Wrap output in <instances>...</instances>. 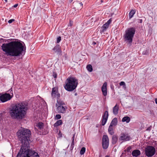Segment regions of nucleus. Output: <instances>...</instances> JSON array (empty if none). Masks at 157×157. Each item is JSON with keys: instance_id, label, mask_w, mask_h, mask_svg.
<instances>
[{"instance_id": "nucleus-1", "label": "nucleus", "mask_w": 157, "mask_h": 157, "mask_svg": "<svg viewBox=\"0 0 157 157\" xmlns=\"http://www.w3.org/2000/svg\"><path fill=\"white\" fill-rule=\"evenodd\" d=\"M2 50L7 56L17 57L22 55L24 52L23 44L18 41H13L7 43H3L1 46Z\"/></svg>"}, {"instance_id": "nucleus-2", "label": "nucleus", "mask_w": 157, "mask_h": 157, "mask_svg": "<svg viewBox=\"0 0 157 157\" xmlns=\"http://www.w3.org/2000/svg\"><path fill=\"white\" fill-rule=\"evenodd\" d=\"M28 109V103L22 101L14 105L10 111V116L13 118L22 119L26 115Z\"/></svg>"}, {"instance_id": "nucleus-3", "label": "nucleus", "mask_w": 157, "mask_h": 157, "mask_svg": "<svg viewBox=\"0 0 157 157\" xmlns=\"http://www.w3.org/2000/svg\"><path fill=\"white\" fill-rule=\"evenodd\" d=\"M17 135L19 140L22 144V145L26 147L29 146L31 135L30 130L21 127L17 132Z\"/></svg>"}, {"instance_id": "nucleus-4", "label": "nucleus", "mask_w": 157, "mask_h": 157, "mask_svg": "<svg viewBox=\"0 0 157 157\" xmlns=\"http://www.w3.org/2000/svg\"><path fill=\"white\" fill-rule=\"evenodd\" d=\"M78 84V80L75 77H69L66 80L65 89L68 91H72L77 87Z\"/></svg>"}, {"instance_id": "nucleus-5", "label": "nucleus", "mask_w": 157, "mask_h": 157, "mask_svg": "<svg viewBox=\"0 0 157 157\" xmlns=\"http://www.w3.org/2000/svg\"><path fill=\"white\" fill-rule=\"evenodd\" d=\"M136 32V29L134 27H130L127 29L123 35L124 40L126 43L130 45L132 44L133 38Z\"/></svg>"}, {"instance_id": "nucleus-6", "label": "nucleus", "mask_w": 157, "mask_h": 157, "mask_svg": "<svg viewBox=\"0 0 157 157\" xmlns=\"http://www.w3.org/2000/svg\"><path fill=\"white\" fill-rule=\"evenodd\" d=\"M29 146L26 147L21 145V149L17 155V157H29V155L31 153L29 152Z\"/></svg>"}, {"instance_id": "nucleus-7", "label": "nucleus", "mask_w": 157, "mask_h": 157, "mask_svg": "<svg viewBox=\"0 0 157 157\" xmlns=\"http://www.w3.org/2000/svg\"><path fill=\"white\" fill-rule=\"evenodd\" d=\"M155 153V148L152 146H148L145 150V153L147 157H151L153 156Z\"/></svg>"}, {"instance_id": "nucleus-8", "label": "nucleus", "mask_w": 157, "mask_h": 157, "mask_svg": "<svg viewBox=\"0 0 157 157\" xmlns=\"http://www.w3.org/2000/svg\"><path fill=\"white\" fill-rule=\"evenodd\" d=\"M131 138L130 136L127 133H122L120 135L119 138V141H121V142L129 141Z\"/></svg>"}, {"instance_id": "nucleus-9", "label": "nucleus", "mask_w": 157, "mask_h": 157, "mask_svg": "<svg viewBox=\"0 0 157 157\" xmlns=\"http://www.w3.org/2000/svg\"><path fill=\"white\" fill-rule=\"evenodd\" d=\"M109 140L107 135H104L102 138V145L104 149H106L109 145Z\"/></svg>"}, {"instance_id": "nucleus-10", "label": "nucleus", "mask_w": 157, "mask_h": 157, "mask_svg": "<svg viewBox=\"0 0 157 157\" xmlns=\"http://www.w3.org/2000/svg\"><path fill=\"white\" fill-rule=\"evenodd\" d=\"M11 97L10 94H5L0 96V100L2 102H4L10 100Z\"/></svg>"}, {"instance_id": "nucleus-11", "label": "nucleus", "mask_w": 157, "mask_h": 157, "mask_svg": "<svg viewBox=\"0 0 157 157\" xmlns=\"http://www.w3.org/2000/svg\"><path fill=\"white\" fill-rule=\"evenodd\" d=\"M51 96L53 98H59L60 94L58 93V89L57 88L55 87L52 88Z\"/></svg>"}, {"instance_id": "nucleus-12", "label": "nucleus", "mask_w": 157, "mask_h": 157, "mask_svg": "<svg viewBox=\"0 0 157 157\" xmlns=\"http://www.w3.org/2000/svg\"><path fill=\"white\" fill-rule=\"evenodd\" d=\"M109 114L108 111H105L102 115L101 124L102 125H104L107 121Z\"/></svg>"}, {"instance_id": "nucleus-13", "label": "nucleus", "mask_w": 157, "mask_h": 157, "mask_svg": "<svg viewBox=\"0 0 157 157\" xmlns=\"http://www.w3.org/2000/svg\"><path fill=\"white\" fill-rule=\"evenodd\" d=\"M107 82H105L104 83L101 87V91L102 92L103 95L104 96H106L107 95Z\"/></svg>"}, {"instance_id": "nucleus-14", "label": "nucleus", "mask_w": 157, "mask_h": 157, "mask_svg": "<svg viewBox=\"0 0 157 157\" xmlns=\"http://www.w3.org/2000/svg\"><path fill=\"white\" fill-rule=\"evenodd\" d=\"M67 107H64L62 105H59L57 108V110L59 113H64L66 112V109Z\"/></svg>"}, {"instance_id": "nucleus-15", "label": "nucleus", "mask_w": 157, "mask_h": 157, "mask_svg": "<svg viewBox=\"0 0 157 157\" xmlns=\"http://www.w3.org/2000/svg\"><path fill=\"white\" fill-rule=\"evenodd\" d=\"M53 51L57 54L60 55L61 54L62 51L60 49L59 45H57L53 49Z\"/></svg>"}, {"instance_id": "nucleus-16", "label": "nucleus", "mask_w": 157, "mask_h": 157, "mask_svg": "<svg viewBox=\"0 0 157 157\" xmlns=\"http://www.w3.org/2000/svg\"><path fill=\"white\" fill-rule=\"evenodd\" d=\"M29 152H31V153H29V154H30L29 155V157H39L38 153L35 152L34 151L29 149Z\"/></svg>"}, {"instance_id": "nucleus-17", "label": "nucleus", "mask_w": 157, "mask_h": 157, "mask_svg": "<svg viewBox=\"0 0 157 157\" xmlns=\"http://www.w3.org/2000/svg\"><path fill=\"white\" fill-rule=\"evenodd\" d=\"M132 154L133 156L137 157L140 154V151L138 150H135L132 151Z\"/></svg>"}, {"instance_id": "nucleus-18", "label": "nucleus", "mask_w": 157, "mask_h": 157, "mask_svg": "<svg viewBox=\"0 0 157 157\" xmlns=\"http://www.w3.org/2000/svg\"><path fill=\"white\" fill-rule=\"evenodd\" d=\"M119 110V106L117 104L113 107V112L114 114L117 115L118 113Z\"/></svg>"}, {"instance_id": "nucleus-19", "label": "nucleus", "mask_w": 157, "mask_h": 157, "mask_svg": "<svg viewBox=\"0 0 157 157\" xmlns=\"http://www.w3.org/2000/svg\"><path fill=\"white\" fill-rule=\"evenodd\" d=\"M118 140V136L116 135H113L112 137V143L113 144H115Z\"/></svg>"}, {"instance_id": "nucleus-20", "label": "nucleus", "mask_w": 157, "mask_h": 157, "mask_svg": "<svg viewBox=\"0 0 157 157\" xmlns=\"http://www.w3.org/2000/svg\"><path fill=\"white\" fill-rule=\"evenodd\" d=\"M109 25L106 24L105 23L101 27V30H100V32L101 33H104L105 31L106 30V29L108 28Z\"/></svg>"}, {"instance_id": "nucleus-21", "label": "nucleus", "mask_w": 157, "mask_h": 157, "mask_svg": "<svg viewBox=\"0 0 157 157\" xmlns=\"http://www.w3.org/2000/svg\"><path fill=\"white\" fill-rule=\"evenodd\" d=\"M117 118H114L112 120L110 124V125L112 126H115L117 125Z\"/></svg>"}, {"instance_id": "nucleus-22", "label": "nucleus", "mask_w": 157, "mask_h": 157, "mask_svg": "<svg viewBox=\"0 0 157 157\" xmlns=\"http://www.w3.org/2000/svg\"><path fill=\"white\" fill-rule=\"evenodd\" d=\"M112 127L113 126L110 125L108 128V132L111 135L114 134V131Z\"/></svg>"}, {"instance_id": "nucleus-23", "label": "nucleus", "mask_w": 157, "mask_h": 157, "mask_svg": "<svg viewBox=\"0 0 157 157\" xmlns=\"http://www.w3.org/2000/svg\"><path fill=\"white\" fill-rule=\"evenodd\" d=\"M130 121V118L129 117L126 116L124 117L122 120L123 122H126L127 123H129Z\"/></svg>"}, {"instance_id": "nucleus-24", "label": "nucleus", "mask_w": 157, "mask_h": 157, "mask_svg": "<svg viewBox=\"0 0 157 157\" xmlns=\"http://www.w3.org/2000/svg\"><path fill=\"white\" fill-rule=\"evenodd\" d=\"M62 124V121L61 120L57 121L54 124V127H57Z\"/></svg>"}, {"instance_id": "nucleus-25", "label": "nucleus", "mask_w": 157, "mask_h": 157, "mask_svg": "<svg viewBox=\"0 0 157 157\" xmlns=\"http://www.w3.org/2000/svg\"><path fill=\"white\" fill-rule=\"evenodd\" d=\"M136 11L135 10H132L130 12L129 15V17L130 18H132L135 13Z\"/></svg>"}, {"instance_id": "nucleus-26", "label": "nucleus", "mask_w": 157, "mask_h": 157, "mask_svg": "<svg viewBox=\"0 0 157 157\" xmlns=\"http://www.w3.org/2000/svg\"><path fill=\"white\" fill-rule=\"evenodd\" d=\"M57 102L58 105H65V103L63 101L59 100V98H57Z\"/></svg>"}, {"instance_id": "nucleus-27", "label": "nucleus", "mask_w": 157, "mask_h": 157, "mask_svg": "<svg viewBox=\"0 0 157 157\" xmlns=\"http://www.w3.org/2000/svg\"><path fill=\"white\" fill-rule=\"evenodd\" d=\"M36 126L39 128L42 129L44 127V124L41 122H40L37 124Z\"/></svg>"}, {"instance_id": "nucleus-28", "label": "nucleus", "mask_w": 157, "mask_h": 157, "mask_svg": "<svg viewBox=\"0 0 157 157\" xmlns=\"http://www.w3.org/2000/svg\"><path fill=\"white\" fill-rule=\"evenodd\" d=\"M86 69L87 70L90 72H91L93 71V68L92 66L90 64H88L86 66Z\"/></svg>"}, {"instance_id": "nucleus-29", "label": "nucleus", "mask_w": 157, "mask_h": 157, "mask_svg": "<svg viewBox=\"0 0 157 157\" xmlns=\"http://www.w3.org/2000/svg\"><path fill=\"white\" fill-rule=\"evenodd\" d=\"M85 151H86V148L84 147H82L81 148V149L80 151V154L81 155L84 154L85 152Z\"/></svg>"}, {"instance_id": "nucleus-30", "label": "nucleus", "mask_w": 157, "mask_h": 157, "mask_svg": "<svg viewBox=\"0 0 157 157\" xmlns=\"http://www.w3.org/2000/svg\"><path fill=\"white\" fill-rule=\"evenodd\" d=\"M75 145V140H72L71 144L70 146V149L71 150H72L74 148Z\"/></svg>"}, {"instance_id": "nucleus-31", "label": "nucleus", "mask_w": 157, "mask_h": 157, "mask_svg": "<svg viewBox=\"0 0 157 157\" xmlns=\"http://www.w3.org/2000/svg\"><path fill=\"white\" fill-rule=\"evenodd\" d=\"M8 93L9 94H11L12 95H13V89L12 87H11L9 90L8 91Z\"/></svg>"}, {"instance_id": "nucleus-32", "label": "nucleus", "mask_w": 157, "mask_h": 157, "mask_svg": "<svg viewBox=\"0 0 157 157\" xmlns=\"http://www.w3.org/2000/svg\"><path fill=\"white\" fill-rule=\"evenodd\" d=\"M131 146H129L125 150V151H127V152H130V151L131 149Z\"/></svg>"}, {"instance_id": "nucleus-33", "label": "nucleus", "mask_w": 157, "mask_h": 157, "mask_svg": "<svg viewBox=\"0 0 157 157\" xmlns=\"http://www.w3.org/2000/svg\"><path fill=\"white\" fill-rule=\"evenodd\" d=\"M61 118V116L60 114H57L56 115V118L57 119H59Z\"/></svg>"}, {"instance_id": "nucleus-34", "label": "nucleus", "mask_w": 157, "mask_h": 157, "mask_svg": "<svg viewBox=\"0 0 157 157\" xmlns=\"http://www.w3.org/2000/svg\"><path fill=\"white\" fill-rule=\"evenodd\" d=\"M61 40V37L60 36H59L58 37L57 39V43H59Z\"/></svg>"}, {"instance_id": "nucleus-35", "label": "nucleus", "mask_w": 157, "mask_h": 157, "mask_svg": "<svg viewBox=\"0 0 157 157\" xmlns=\"http://www.w3.org/2000/svg\"><path fill=\"white\" fill-rule=\"evenodd\" d=\"M125 84V82H123V81L119 83V85L121 86H123Z\"/></svg>"}, {"instance_id": "nucleus-36", "label": "nucleus", "mask_w": 157, "mask_h": 157, "mask_svg": "<svg viewBox=\"0 0 157 157\" xmlns=\"http://www.w3.org/2000/svg\"><path fill=\"white\" fill-rule=\"evenodd\" d=\"M14 21H15L14 19H11L9 20L8 21V22L10 24V23H12Z\"/></svg>"}, {"instance_id": "nucleus-37", "label": "nucleus", "mask_w": 157, "mask_h": 157, "mask_svg": "<svg viewBox=\"0 0 157 157\" xmlns=\"http://www.w3.org/2000/svg\"><path fill=\"white\" fill-rule=\"evenodd\" d=\"M111 21L112 20L111 19H110L107 21V22L105 23V24H106L108 25H109V24L111 23Z\"/></svg>"}, {"instance_id": "nucleus-38", "label": "nucleus", "mask_w": 157, "mask_h": 157, "mask_svg": "<svg viewBox=\"0 0 157 157\" xmlns=\"http://www.w3.org/2000/svg\"><path fill=\"white\" fill-rule=\"evenodd\" d=\"M53 76L54 78H56L57 77V75L56 73H53Z\"/></svg>"}, {"instance_id": "nucleus-39", "label": "nucleus", "mask_w": 157, "mask_h": 157, "mask_svg": "<svg viewBox=\"0 0 157 157\" xmlns=\"http://www.w3.org/2000/svg\"><path fill=\"white\" fill-rule=\"evenodd\" d=\"M48 131L46 130L45 132H43V134L46 135V134H48Z\"/></svg>"}, {"instance_id": "nucleus-40", "label": "nucleus", "mask_w": 157, "mask_h": 157, "mask_svg": "<svg viewBox=\"0 0 157 157\" xmlns=\"http://www.w3.org/2000/svg\"><path fill=\"white\" fill-rule=\"evenodd\" d=\"M75 134H74L73 135V137L72 138V140H75Z\"/></svg>"}, {"instance_id": "nucleus-41", "label": "nucleus", "mask_w": 157, "mask_h": 157, "mask_svg": "<svg viewBox=\"0 0 157 157\" xmlns=\"http://www.w3.org/2000/svg\"><path fill=\"white\" fill-rule=\"evenodd\" d=\"M18 6V4H15L13 6V7L14 8H16L17 7V6Z\"/></svg>"}, {"instance_id": "nucleus-42", "label": "nucleus", "mask_w": 157, "mask_h": 157, "mask_svg": "<svg viewBox=\"0 0 157 157\" xmlns=\"http://www.w3.org/2000/svg\"><path fill=\"white\" fill-rule=\"evenodd\" d=\"M79 4L82 7L83 4L82 2H79Z\"/></svg>"}, {"instance_id": "nucleus-43", "label": "nucleus", "mask_w": 157, "mask_h": 157, "mask_svg": "<svg viewBox=\"0 0 157 157\" xmlns=\"http://www.w3.org/2000/svg\"><path fill=\"white\" fill-rule=\"evenodd\" d=\"M123 88L124 89H125L126 88V84H125L124 86H123Z\"/></svg>"}, {"instance_id": "nucleus-44", "label": "nucleus", "mask_w": 157, "mask_h": 157, "mask_svg": "<svg viewBox=\"0 0 157 157\" xmlns=\"http://www.w3.org/2000/svg\"><path fill=\"white\" fill-rule=\"evenodd\" d=\"M123 88L124 89H125L126 88V84H125L124 86H123Z\"/></svg>"}, {"instance_id": "nucleus-45", "label": "nucleus", "mask_w": 157, "mask_h": 157, "mask_svg": "<svg viewBox=\"0 0 157 157\" xmlns=\"http://www.w3.org/2000/svg\"><path fill=\"white\" fill-rule=\"evenodd\" d=\"M68 0L69 2L70 3H71L73 1V0Z\"/></svg>"}, {"instance_id": "nucleus-46", "label": "nucleus", "mask_w": 157, "mask_h": 157, "mask_svg": "<svg viewBox=\"0 0 157 157\" xmlns=\"http://www.w3.org/2000/svg\"><path fill=\"white\" fill-rule=\"evenodd\" d=\"M151 128H150V127L148 128H147V129H146V130L147 131H148V130H151Z\"/></svg>"}, {"instance_id": "nucleus-47", "label": "nucleus", "mask_w": 157, "mask_h": 157, "mask_svg": "<svg viewBox=\"0 0 157 157\" xmlns=\"http://www.w3.org/2000/svg\"><path fill=\"white\" fill-rule=\"evenodd\" d=\"M155 103L157 104V98H155Z\"/></svg>"}, {"instance_id": "nucleus-48", "label": "nucleus", "mask_w": 157, "mask_h": 157, "mask_svg": "<svg viewBox=\"0 0 157 157\" xmlns=\"http://www.w3.org/2000/svg\"><path fill=\"white\" fill-rule=\"evenodd\" d=\"M92 44L94 45H95L96 44V43L94 41L93 42Z\"/></svg>"}, {"instance_id": "nucleus-49", "label": "nucleus", "mask_w": 157, "mask_h": 157, "mask_svg": "<svg viewBox=\"0 0 157 157\" xmlns=\"http://www.w3.org/2000/svg\"><path fill=\"white\" fill-rule=\"evenodd\" d=\"M72 24L71 23V21H70V26H71L72 25Z\"/></svg>"}, {"instance_id": "nucleus-50", "label": "nucleus", "mask_w": 157, "mask_h": 157, "mask_svg": "<svg viewBox=\"0 0 157 157\" xmlns=\"http://www.w3.org/2000/svg\"><path fill=\"white\" fill-rule=\"evenodd\" d=\"M142 22V19L140 20V23H141Z\"/></svg>"}, {"instance_id": "nucleus-51", "label": "nucleus", "mask_w": 157, "mask_h": 157, "mask_svg": "<svg viewBox=\"0 0 157 157\" xmlns=\"http://www.w3.org/2000/svg\"><path fill=\"white\" fill-rule=\"evenodd\" d=\"M105 157H110L108 155H106Z\"/></svg>"}, {"instance_id": "nucleus-52", "label": "nucleus", "mask_w": 157, "mask_h": 157, "mask_svg": "<svg viewBox=\"0 0 157 157\" xmlns=\"http://www.w3.org/2000/svg\"><path fill=\"white\" fill-rule=\"evenodd\" d=\"M77 93H75V96H77Z\"/></svg>"}, {"instance_id": "nucleus-53", "label": "nucleus", "mask_w": 157, "mask_h": 157, "mask_svg": "<svg viewBox=\"0 0 157 157\" xmlns=\"http://www.w3.org/2000/svg\"><path fill=\"white\" fill-rule=\"evenodd\" d=\"M6 2H7V0H4Z\"/></svg>"}, {"instance_id": "nucleus-54", "label": "nucleus", "mask_w": 157, "mask_h": 157, "mask_svg": "<svg viewBox=\"0 0 157 157\" xmlns=\"http://www.w3.org/2000/svg\"><path fill=\"white\" fill-rule=\"evenodd\" d=\"M101 2H103V1L102 0H101Z\"/></svg>"}]
</instances>
